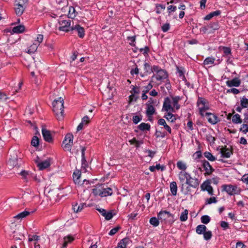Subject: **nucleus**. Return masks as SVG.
I'll return each mask as SVG.
<instances>
[{
	"instance_id": "1",
	"label": "nucleus",
	"mask_w": 248,
	"mask_h": 248,
	"mask_svg": "<svg viewBox=\"0 0 248 248\" xmlns=\"http://www.w3.org/2000/svg\"><path fill=\"white\" fill-rule=\"evenodd\" d=\"M178 177L181 183H183L186 179L185 184L192 186V188H196L199 186L200 181L199 179L196 177H192L190 174L186 171H180L178 174Z\"/></svg>"
},
{
	"instance_id": "2",
	"label": "nucleus",
	"mask_w": 248,
	"mask_h": 248,
	"mask_svg": "<svg viewBox=\"0 0 248 248\" xmlns=\"http://www.w3.org/2000/svg\"><path fill=\"white\" fill-rule=\"evenodd\" d=\"M181 99V97L178 96L165 98L163 108H179L181 107L179 104Z\"/></svg>"
},
{
	"instance_id": "3",
	"label": "nucleus",
	"mask_w": 248,
	"mask_h": 248,
	"mask_svg": "<svg viewBox=\"0 0 248 248\" xmlns=\"http://www.w3.org/2000/svg\"><path fill=\"white\" fill-rule=\"evenodd\" d=\"M152 72H155L156 74L154 75L152 77L153 79L154 78L158 81H161L163 79H166L168 78L167 73L164 70L161 69L159 67L156 65H154L152 67Z\"/></svg>"
},
{
	"instance_id": "4",
	"label": "nucleus",
	"mask_w": 248,
	"mask_h": 248,
	"mask_svg": "<svg viewBox=\"0 0 248 248\" xmlns=\"http://www.w3.org/2000/svg\"><path fill=\"white\" fill-rule=\"evenodd\" d=\"M59 26V30L61 31L68 32L72 30L73 26V22L69 19L66 20L63 19L61 17L58 22Z\"/></svg>"
},
{
	"instance_id": "5",
	"label": "nucleus",
	"mask_w": 248,
	"mask_h": 248,
	"mask_svg": "<svg viewBox=\"0 0 248 248\" xmlns=\"http://www.w3.org/2000/svg\"><path fill=\"white\" fill-rule=\"evenodd\" d=\"M219 28V26L218 22H212L201 28L200 31L203 34H211L214 33L215 31L217 30Z\"/></svg>"
},
{
	"instance_id": "6",
	"label": "nucleus",
	"mask_w": 248,
	"mask_h": 248,
	"mask_svg": "<svg viewBox=\"0 0 248 248\" xmlns=\"http://www.w3.org/2000/svg\"><path fill=\"white\" fill-rule=\"evenodd\" d=\"M93 193L95 195H99L101 197L111 196L112 194V189L110 187L95 188L93 189Z\"/></svg>"
},
{
	"instance_id": "7",
	"label": "nucleus",
	"mask_w": 248,
	"mask_h": 248,
	"mask_svg": "<svg viewBox=\"0 0 248 248\" xmlns=\"http://www.w3.org/2000/svg\"><path fill=\"white\" fill-rule=\"evenodd\" d=\"M28 0H16L15 2V10L17 16H21L26 7Z\"/></svg>"
},
{
	"instance_id": "8",
	"label": "nucleus",
	"mask_w": 248,
	"mask_h": 248,
	"mask_svg": "<svg viewBox=\"0 0 248 248\" xmlns=\"http://www.w3.org/2000/svg\"><path fill=\"white\" fill-rule=\"evenodd\" d=\"M222 190L226 191L229 195L239 194L241 192V189L236 185H223L221 186Z\"/></svg>"
},
{
	"instance_id": "9",
	"label": "nucleus",
	"mask_w": 248,
	"mask_h": 248,
	"mask_svg": "<svg viewBox=\"0 0 248 248\" xmlns=\"http://www.w3.org/2000/svg\"><path fill=\"white\" fill-rule=\"evenodd\" d=\"M200 114L202 116L205 117L207 119L209 123L213 124H216L218 121V117L213 113L207 112L206 111L207 109H199Z\"/></svg>"
},
{
	"instance_id": "10",
	"label": "nucleus",
	"mask_w": 248,
	"mask_h": 248,
	"mask_svg": "<svg viewBox=\"0 0 248 248\" xmlns=\"http://www.w3.org/2000/svg\"><path fill=\"white\" fill-rule=\"evenodd\" d=\"M52 160V158H47L45 160L41 161L39 157L37 156L34 161L39 170H42L49 167L51 165Z\"/></svg>"
},
{
	"instance_id": "11",
	"label": "nucleus",
	"mask_w": 248,
	"mask_h": 248,
	"mask_svg": "<svg viewBox=\"0 0 248 248\" xmlns=\"http://www.w3.org/2000/svg\"><path fill=\"white\" fill-rule=\"evenodd\" d=\"M73 142V135L71 133H68L65 135L63 141L62 147L64 150L71 152V147Z\"/></svg>"
},
{
	"instance_id": "12",
	"label": "nucleus",
	"mask_w": 248,
	"mask_h": 248,
	"mask_svg": "<svg viewBox=\"0 0 248 248\" xmlns=\"http://www.w3.org/2000/svg\"><path fill=\"white\" fill-rule=\"evenodd\" d=\"M140 92V87L133 86L131 91V95L129 96V98L130 103L136 101L139 97Z\"/></svg>"
},
{
	"instance_id": "13",
	"label": "nucleus",
	"mask_w": 248,
	"mask_h": 248,
	"mask_svg": "<svg viewBox=\"0 0 248 248\" xmlns=\"http://www.w3.org/2000/svg\"><path fill=\"white\" fill-rule=\"evenodd\" d=\"M42 134L44 140L47 142L52 143L53 142V138L51 134L50 131L43 127L42 128Z\"/></svg>"
},
{
	"instance_id": "14",
	"label": "nucleus",
	"mask_w": 248,
	"mask_h": 248,
	"mask_svg": "<svg viewBox=\"0 0 248 248\" xmlns=\"http://www.w3.org/2000/svg\"><path fill=\"white\" fill-rule=\"evenodd\" d=\"M96 210L101 214L102 216L104 217L107 220L111 219L115 215V214H113L112 210L107 212L105 209L103 208H97Z\"/></svg>"
},
{
	"instance_id": "15",
	"label": "nucleus",
	"mask_w": 248,
	"mask_h": 248,
	"mask_svg": "<svg viewBox=\"0 0 248 248\" xmlns=\"http://www.w3.org/2000/svg\"><path fill=\"white\" fill-rule=\"evenodd\" d=\"M201 188L202 191H207L208 194L210 195H213V188L210 185V183L208 181H205L201 186Z\"/></svg>"
},
{
	"instance_id": "16",
	"label": "nucleus",
	"mask_w": 248,
	"mask_h": 248,
	"mask_svg": "<svg viewBox=\"0 0 248 248\" xmlns=\"http://www.w3.org/2000/svg\"><path fill=\"white\" fill-rule=\"evenodd\" d=\"M153 88V85L152 84L151 81L145 86H143L142 88V95L141 98L142 100H146L148 98V96L146 95V93H148L150 90L152 89Z\"/></svg>"
},
{
	"instance_id": "17",
	"label": "nucleus",
	"mask_w": 248,
	"mask_h": 248,
	"mask_svg": "<svg viewBox=\"0 0 248 248\" xmlns=\"http://www.w3.org/2000/svg\"><path fill=\"white\" fill-rule=\"evenodd\" d=\"M202 166L206 171V174L207 175L211 174L214 171V169L210 165L209 162L205 160L202 161Z\"/></svg>"
},
{
	"instance_id": "18",
	"label": "nucleus",
	"mask_w": 248,
	"mask_h": 248,
	"mask_svg": "<svg viewBox=\"0 0 248 248\" xmlns=\"http://www.w3.org/2000/svg\"><path fill=\"white\" fill-rule=\"evenodd\" d=\"M170 217H173V215L167 211H161L158 214V218L161 220H165Z\"/></svg>"
},
{
	"instance_id": "19",
	"label": "nucleus",
	"mask_w": 248,
	"mask_h": 248,
	"mask_svg": "<svg viewBox=\"0 0 248 248\" xmlns=\"http://www.w3.org/2000/svg\"><path fill=\"white\" fill-rule=\"evenodd\" d=\"M63 103V98L62 97H59L53 101L52 102V106L56 108H64Z\"/></svg>"
},
{
	"instance_id": "20",
	"label": "nucleus",
	"mask_w": 248,
	"mask_h": 248,
	"mask_svg": "<svg viewBox=\"0 0 248 248\" xmlns=\"http://www.w3.org/2000/svg\"><path fill=\"white\" fill-rule=\"evenodd\" d=\"M197 106L198 108H208V102L207 101L203 98H200L197 101Z\"/></svg>"
},
{
	"instance_id": "21",
	"label": "nucleus",
	"mask_w": 248,
	"mask_h": 248,
	"mask_svg": "<svg viewBox=\"0 0 248 248\" xmlns=\"http://www.w3.org/2000/svg\"><path fill=\"white\" fill-rule=\"evenodd\" d=\"M76 30L78 33V35L80 38H83L85 35V31L83 27L79 25H76L73 26L71 31Z\"/></svg>"
},
{
	"instance_id": "22",
	"label": "nucleus",
	"mask_w": 248,
	"mask_h": 248,
	"mask_svg": "<svg viewBox=\"0 0 248 248\" xmlns=\"http://www.w3.org/2000/svg\"><path fill=\"white\" fill-rule=\"evenodd\" d=\"M220 153L221 154V157L229 158L232 154L233 152L232 150H230L229 148H227L226 146H225L221 149Z\"/></svg>"
},
{
	"instance_id": "23",
	"label": "nucleus",
	"mask_w": 248,
	"mask_h": 248,
	"mask_svg": "<svg viewBox=\"0 0 248 248\" xmlns=\"http://www.w3.org/2000/svg\"><path fill=\"white\" fill-rule=\"evenodd\" d=\"M192 186L188 185H186L184 182L181 185V190L182 192L185 195H189L191 194V189Z\"/></svg>"
},
{
	"instance_id": "24",
	"label": "nucleus",
	"mask_w": 248,
	"mask_h": 248,
	"mask_svg": "<svg viewBox=\"0 0 248 248\" xmlns=\"http://www.w3.org/2000/svg\"><path fill=\"white\" fill-rule=\"evenodd\" d=\"M226 83L228 87H238L240 85L241 81L239 78H235L232 80L227 81Z\"/></svg>"
},
{
	"instance_id": "25",
	"label": "nucleus",
	"mask_w": 248,
	"mask_h": 248,
	"mask_svg": "<svg viewBox=\"0 0 248 248\" xmlns=\"http://www.w3.org/2000/svg\"><path fill=\"white\" fill-rule=\"evenodd\" d=\"M57 120L61 121L64 118V109H53Z\"/></svg>"
},
{
	"instance_id": "26",
	"label": "nucleus",
	"mask_w": 248,
	"mask_h": 248,
	"mask_svg": "<svg viewBox=\"0 0 248 248\" xmlns=\"http://www.w3.org/2000/svg\"><path fill=\"white\" fill-rule=\"evenodd\" d=\"M80 175L81 172L79 170H77L73 173V181L76 184L80 185Z\"/></svg>"
},
{
	"instance_id": "27",
	"label": "nucleus",
	"mask_w": 248,
	"mask_h": 248,
	"mask_svg": "<svg viewBox=\"0 0 248 248\" xmlns=\"http://www.w3.org/2000/svg\"><path fill=\"white\" fill-rule=\"evenodd\" d=\"M74 240V237L70 235L65 236L63 238L64 242L62 245V248H65L67 247L68 244L71 243Z\"/></svg>"
},
{
	"instance_id": "28",
	"label": "nucleus",
	"mask_w": 248,
	"mask_h": 248,
	"mask_svg": "<svg viewBox=\"0 0 248 248\" xmlns=\"http://www.w3.org/2000/svg\"><path fill=\"white\" fill-rule=\"evenodd\" d=\"M157 123L159 125H163L165 129H166L169 133H171V130L170 126H169L164 119H160L158 120Z\"/></svg>"
},
{
	"instance_id": "29",
	"label": "nucleus",
	"mask_w": 248,
	"mask_h": 248,
	"mask_svg": "<svg viewBox=\"0 0 248 248\" xmlns=\"http://www.w3.org/2000/svg\"><path fill=\"white\" fill-rule=\"evenodd\" d=\"M170 190L173 196H176L177 192V186L176 182L173 181L170 183Z\"/></svg>"
},
{
	"instance_id": "30",
	"label": "nucleus",
	"mask_w": 248,
	"mask_h": 248,
	"mask_svg": "<svg viewBox=\"0 0 248 248\" xmlns=\"http://www.w3.org/2000/svg\"><path fill=\"white\" fill-rule=\"evenodd\" d=\"M30 213L31 212L29 211H24L22 212L19 213L18 214L15 216L14 217L17 220H21L23 218H25L28 216H29L30 214Z\"/></svg>"
},
{
	"instance_id": "31",
	"label": "nucleus",
	"mask_w": 248,
	"mask_h": 248,
	"mask_svg": "<svg viewBox=\"0 0 248 248\" xmlns=\"http://www.w3.org/2000/svg\"><path fill=\"white\" fill-rule=\"evenodd\" d=\"M38 46V44H35V43H33L30 47L27 48L26 52L30 54H32L36 51Z\"/></svg>"
},
{
	"instance_id": "32",
	"label": "nucleus",
	"mask_w": 248,
	"mask_h": 248,
	"mask_svg": "<svg viewBox=\"0 0 248 248\" xmlns=\"http://www.w3.org/2000/svg\"><path fill=\"white\" fill-rule=\"evenodd\" d=\"M206 229L207 228L204 225H199L196 228V232L198 234H203Z\"/></svg>"
},
{
	"instance_id": "33",
	"label": "nucleus",
	"mask_w": 248,
	"mask_h": 248,
	"mask_svg": "<svg viewBox=\"0 0 248 248\" xmlns=\"http://www.w3.org/2000/svg\"><path fill=\"white\" fill-rule=\"evenodd\" d=\"M113 88L112 87H108L107 89L105 90V93L107 98L111 99L113 96Z\"/></svg>"
},
{
	"instance_id": "34",
	"label": "nucleus",
	"mask_w": 248,
	"mask_h": 248,
	"mask_svg": "<svg viewBox=\"0 0 248 248\" xmlns=\"http://www.w3.org/2000/svg\"><path fill=\"white\" fill-rule=\"evenodd\" d=\"M129 239L128 238H124L121 240L118 243V246L120 248H126V246L129 242Z\"/></svg>"
},
{
	"instance_id": "35",
	"label": "nucleus",
	"mask_w": 248,
	"mask_h": 248,
	"mask_svg": "<svg viewBox=\"0 0 248 248\" xmlns=\"http://www.w3.org/2000/svg\"><path fill=\"white\" fill-rule=\"evenodd\" d=\"M150 128L151 125L149 124L142 123L138 125V128L143 131L145 130L149 131L150 130Z\"/></svg>"
},
{
	"instance_id": "36",
	"label": "nucleus",
	"mask_w": 248,
	"mask_h": 248,
	"mask_svg": "<svg viewBox=\"0 0 248 248\" xmlns=\"http://www.w3.org/2000/svg\"><path fill=\"white\" fill-rule=\"evenodd\" d=\"M220 13L221 12L219 10L214 11L206 16L204 19L206 20H209L211 19L213 17L219 15Z\"/></svg>"
},
{
	"instance_id": "37",
	"label": "nucleus",
	"mask_w": 248,
	"mask_h": 248,
	"mask_svg": "<svg viewBox=\"0 0 248 248\" xmlns=\"http://www.w3.org/2000/svg\"><path fill=\"white\" fill-rule=\"evenodd\" d=\"M25 30V27L23 25H20L13 28L12 31L14 33H19L23 32Z\"/></svg>"
},
{
	"instance_id": "38",
	"label": "nucleus",
	"mask_w": 248,
	"mask_h": 248,
	"mask_svg": "<svg viewBox=\"0 0 248 248\" xmlns=\"http://www.w3.org/2000/svg\"><path fill=\"white\" fill-rule=\"evenodd\" d=\"M77 15V12H76L75 8L72 6L69 7L68 15V18H74Z\"/></svg>"
},
{
	"instance_id": "39",
	"label": "nucleus",
	"mask_w": 248,
	"mask_h": 248,
	"mask_svg": "<svg viewBox=\"0 0 248 248\" xmlns=\"http://www.w3.org/2000/svg\"><path fill=\"white\" fill-rule=\"evenodd\" d=\"M232 122L234 124H241L242 120L238 114L234 115L232 118Z\"/></svg>"
},
{
	"instance_id": "40",
	"label": "nucleus",
	"mask_w": 248,
	"mask_h": 248,
	"mask_svg": "<svg viewBox=\"0 0 248 248\" xmlns=\"http://www.w3.org/2000/svg\"><path fill=\"white\" fill-rule=\"evenodd\" d=\"M188 211L187 209H185L183 212L181 213L180 219L181 221H185L187 219V215Z\"/></svg>"
},
{
	"instance_id": "41",
	"label": "nucleus",
	"mask_w": 248,
	"mask_h": 248,
	"mask_svg": "<svg viewBox=\"0 0 248 248\" xmlns=\"http://www.w3.org/2000/svg\"><path fill=\"white\" fill-rule=\"evenodd\" d=\"M177 167L179 170H182L183 171H185L187 168L186 164L182 161L177 162Z\"/></svg>"
},
{
	"instance_id": "42",
	"label": "nucleus",
	"mask_w": 248,
	"mask_h": 248,
	"mask_svg": "<svg viewBox=\"0 0 248 248\" xmlns=\"http://www.w3.org/2000/svg\"><path fill=\"white\" fill-rule=\"evenodd\" d=\"M204 156L211 161L216 160V157L214 156L212 154L209 152H205L204 153Z\"/></svg>"
},
{
	"instance_id": "43",
	"label": "nucleus",
	"mask_w": 248,
	"mask_h": 248,
	"mask_svg": "<svg viewBox=\"0 0 248 248\" xmlns=\"http://www.w3.org/2000/svg\"><path fill=\"white\" fill-rule=\"evenodd\" d=\"M215 61V59L214 58L208 57L204 60L203 62V64L204 65L212 64L214 63Z\"/></svg>"
},
{
	"instance_id": "44",
	"label": "nucleus",
	"mask_w": 248,
	"mask_h": 248,
	"mask_svg": "<svg viewBox=\"0 0 248 248\" xmlns=\"http://www.w3.org/2000/svg\"><path fill=\"white\" fill-rule=\"evenodd\" d=\"M164 117L168 121H170L171 122H174L175 120V116L170 112H168Z\"/></svg>"
},
{
	"instance_id": "45",
	"label": "nucleus",
	"mask_w": 248,
	"mask_h": 248,
	"mask_svg": "<svg viewBox=\"0 0 248 248\" xmlns=\"http://www.w3.org/2000/svg\"><path fill=\"white\" fill-rule=\"evenodd\" d=\"M150 223L154 227H156L159 225L158 219L155 217H151L150 219Z\"/></svg>"
},
{
	"instance_id": "46",
	"label": "nucleus",
	"mask_w": 248,
	"mask_h": 248,
	"mask_svg": "<svg viewBox=\"0 0 248 248\" xmlns=\"http://www.w3.org/2000/svg\"><path fill=\"white\" fill-rule=\"evenodd\" d=\"M142 116L140 114L134 115L132 117V121L134 124H137L142 120Z\"/></svg>"
},
{
	"instance_id": "47",
	"label": "nucleus",
	"mask_w": 248,
	"mask_h": 248,
	"mask_svg": "<svg viewBox=\"0 0 248 248\" xmlns=\"http://www.w3.org/2000/svg\"><path fill=\"white\" fill-rule=\"evenodd\" d=\"M201 219L202 223L207 224L210 221L211 218L207 215H203L201 217Z\"/></svg>"
},
{
	"instance_id": "48",
	"label": "nucleus",
	"mask_w": 248,
	"mask_h": 248,
	"mask_svg": "<svg viewBox=\"0 0 248 248\" xmlns=\"http://www.w3.org/2000/svg\"><path fill=\"white\" fill-rule=\"evenodd\" d=\"M39 143V140L37 137L34 136L31 141V144L34 147H38Z\"/></svg>"
},
{
	"instance_id": "49",
	"label": "nucleus",
	"mask_w": 248,
	"mask_h": 248,
	"mask_svg": "<svg viewBox=\"0 0 248 248\" xmlns=\"http://www.w3.org/2000/svg\"><path fill=\"white\" fill-rule=\"evenodd\" d=\"M241 105L243 108H248V99L243 97L240 100Z\"/></svg>"
},
{
	"instance_id": "50",
	"label": "nucleus",
	"mask_w": 248,
	"mask_h": 248,
	"mask_svg": "<svg viewBox=\"0 0 248 248\" xmlns=\"http://www.w3.org/2000/svg\"><path fill=\"white\" fill-rule=\"evenodd\" d=\"M203 235L204 239L205 240H209L211 238L212 236V232L210 231H205V232L203 233Z\"/></svg>"
},
{
	"instance_id": "51",
	"label": "nucleus",
	"mask_w": 248,
	"mask_h": 248,
	"mask_svg": "<svg viewBox=\"0 0 248 248\" xmlns=\"http://www.w3.org/2000/svg\"><path fill=\"white\" fill-rule=\"evenodd\" d=\"M8 164L9 166L13 168L17 164V159L16 158H10L8 161Z\"/></svg>"
},
{
	"instance_id": "52",
	"label": "nucleus",
	"mask_w": 248,
	"mask_h": 248,
	"mask_svg": "<svg viewBox=\"0 0 248 248\" xmlns=\"http://www.w3.org/2000/svg\"><path fill=\"white\" fill-rule=\"evenodd\" d=\"M206 140L208 141H209L211 144H214L215 143V141L216 139L214 137L212 136L210 134H207L206 136Z\"/></svg>"
},
{
	"instance_id": "53",
	"label": "nucleus",
	"mask_w": 248,
	"mask_h": 248,
	"mask_svg": "<svg viewBox=\"0 0 248 248\" xmlns=\"http://www.w3.org/2000/svg\"><path fill=\"white\" fill-rule=\"evenodd\" d=\"M20 174L22 176L23 178L26 181H28V176L29 175V171L23 170L20 172Z\"/></svg>"
},
{
	"instance_id": "54",
	"label": "nucleus",
	"mask_w": 248,
	"mask_h": 248,
	"mask_svg": "<svg viewBox=\"0 0 248 248\" xmlns=\"http://www.w3.org/2000/svg\"><path fill=\"white\" fill-rule=\"evenodd\" d=\"M156 13L158 14H159L161 13V12L165 9V6L162 4H156Z\"/></svg>"
},
{
	"instance_id": "55",
	"label": "nucleus",
	"mask_w": 248,
	"mask_h": 248,
	"mask_svg": "<svg viewBox=\"0 0 248 248\" xmlns=\"http://www.w3.org/2000/svg\"><path fill=\"white\" fill-rule=\"evenodd\" d=\"M121 229V227L119 226L112 229L110 232H109L108 234L109 235H114L116 232H118V231Z\"/></svg>"
},
{
	"instance_id": "56",
	"label": "nucleus",
	"mask_w": 248,
	"mask_h": 248,
	"mask_svg": "<svg viewBox=\"0 0 248 248\" xmlns=\"http://www.w3.org/2000/svg\"><path fill=\"white\" fill-rule=\"evenodd\" d=\"M43 35L42 34H38L35 40V44H38V46L42 42L43 40Z\"/></svg>"
},
{
	"instance_id": "57",
	"label": "nucleus",
	"mask_w": 248,
	"mask_h": 248,
	"mask_svg": "<svg viewBox=\"0 0 248 248\" xmlns=\"http://www.w3.org/2000/svg\"><path fill=\"white\" fill-rule=\"evenodd\" d=\"M90 122V118L87 115L85 116L82 118L81 122L84 124V125H87Z\"/></svg>"
},
{
	"instance_id": "58",
	"label": "nucleus",
	"mask_w": 248,
	"mask_h": 248,
	"mask_svg": "<svg viewBox=\"0 0 248 248\" xmlns=\"http://www.w3.org/2000/svg\"><path fill=\"white\" fill-rule=\"evenodd\" d=\"M240 131H242L244 133L246 134L248 132V125L247 124H243L240 129Z\"/></svg>"
},
{
	"instance_id": "59",
	"label": "nucleus",
	"mask_w": 248,
	"mask_h": 248,
	"mask_svg": "<svg viewBox=\"0 0 248 248\" xmlns=\"http://www.w3.org/2000/svg\"><path fill=\"white\" fill-rule=\"evenodd\" d=\"M155 109H147L146 114L148 117L149 119L150 120V118L152 117V116L155 113Z\"/></svg>"
},
{
	"instance_id": "60",
	"label": "nucleus",
	"mask_w": 248,
	"mask_h": 248,
	"mask_svg": "<svg viewBox=\"0 0 248 248\" xmlns=\"http://www.w3.org/2000/svg\"><path fill=\"white\" fill-rule=\"evenodd\" d=\"M217 202V200L216 198L214 197H212L210 198L209 199H207L206 200L207 204H211L213 203H216Z\"/></svg>"
},
{
	"instance_id": "61",
	"label": "nucleus",
	"mask_w": 248,
	"mask_h": 248,
	"mask_svg": "<svg viewBox=\"0 0 248 248\" xmlns=\"http://www.w3.org/2000/svg\"><path fill=\"white\" fill-rule=\"evenodd\" d=\"M220 224L223 230H226L229 228V224L226 221H220Z\"/></svg>"
},
{
	"instance_id": "62",
	"label": "nucleus",
	"mask_w": 248,
	"mask_h": 248,
	"mask_svg": "<svg viewBox=\"0 0 248 248\" xmlns=\"http://www.w3.org/2000/svg\"><path fill=\"white\" fill-rule=\"evenodd\" d=\"M170 26L169 23H165L161 27L162 30L163 32L167 31L170 29Z\"/></svg>"
},
{
	"instance_id": "63",
	"label": "nucleus",
	"mask_w": 248,
	"mask_h": 248,
	"mask_svg": "<svg viewBox=\"0 0 248 248\" xmlns=\"http://www.w3.org/2000/svg\"><path fill=\"white\" fill-rule=\"evenodd\" d=\"M84 206H86V204L85 203H80L79 204H78V208L76 209L77 212H81L83 209Z\"/></svg>"
},
{
	"instance_id": "64",
	"label": "nucleus",
	"mask_w": 248,
	"mask_h": 248,
	"mask_svg": "<svg viewBox=\"0 0 248 248\" xmlns=\"http://www.w3.org/2000/svg\"><path fill=\"white\" fill-rule=\"evenodd\" d=\"M246 246L242 242H238L236 244L235 248H246Z\"/></svg>"
}]
</instances>
